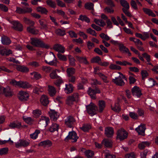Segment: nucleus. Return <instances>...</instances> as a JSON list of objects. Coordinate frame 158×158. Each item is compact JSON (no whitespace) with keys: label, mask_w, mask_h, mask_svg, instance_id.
Masks as SVG:
<instances>
[{"label":"nucleus","mask_w":158,"mask_h":158,"mask_svg":"<svg viewBox=\"0 0 158 158\" xmlns=\"http://www.w3.org/2000/svg\"><path fill=\"white\" fill-rule=\"evenodd\" d=\"M53 48L54 50L58 52L59 53H64L65 52V48L64 47L59 44H56L54 45Z\"/></svg>","instance_id":"dca6fc26"},{"label":"nucleus","mask_w":158,"mask_h":158,"mask_svg":"<svg viewBox=\"0 0 158 158\" xmlns=\"http://www.w3.org/2000/svg\"><path fill=\"white\" fill-rule=\"evenodd\" d=\"M40 132V130H36L33 133L30 134V136L31 138L33 139H36L38 137V135Z\"/></svg>","instance_id":"de8ad7c7"},{"label":"nucleus","mask_w":158,"mask_h":158,"mask_svg":"<svg viewBox=\"0 0 158 158\" xmlns=\"http://www.w3.org/2000/svg\"><path fill=\"white\" fill-rule=\"evenodd\" d=\"M117 64L121 66H126L127 65H132L131 63L127 62L126 60H123L122 61H117L115 62Z\"/></svg>","instance_id":"79ce46f5"},{"label":"nucleus","mask_w":158,"mask_h":158,"mask_svg":"<svg viewBox=\"0 0 158 158\" xmlns=\"http://www.w3.org/2000/svg\"><path fill=\"white\" fill-rule=\"evenodd\" d=\"M101 61V59L100 57L98 56H97L91 59V62L92 63H98L99 64V63Z\"/></svg>","instance_id":"774afa93"},{"label":"nucleus","mask_w":158,"mask_h":158,"mask_svg":"<svg viewBox=\"0 0 158 158\" xmlns=\"http://www.w3.org/2000/svg\"><path fill=\"white\" fill-rule=\"evenodd\" d=\"M129 40L130 41L133 42L137 46L139 45H143L142 42L138 39H136L134 37H130Z\"/></svg>","instance_id":"e433bc0d"},{"label":"nucleus","mask_w":158,"mask_h":158,"mask_svg":"<svg viewBox=\"0 0 158 158\" xmlns=\"http://www.w3.org/2000/svg\"><path fill=\"white\" fill-rule=\"evenodd\" d=\"M129 115L131 118L134 119H137L138 118V115L134 112H129Z\"/></svg>","instance_id":"338daca9"},{"label":"nucleus","mask_w":158,"mask_h":158,"mask_svg":"<svg viewBox=\"0 0 158 158\" xmlns=\"http://www.w3.org/2000/svg\"><path fill=\"white\" fill-rule=\"evenodd\" d=\"M124 79L126 81H127V78L123 74H122L119 76L115 77L114 79H113L112 81L113 82L118 85L120 86H123L125 85V82H124L123 79Z\"/></svg>","instance_id":"7ed1b4c3"},{"label":"nucleus","mask_w":158,"mask_h":158,"mask_svg":"<svg viewBox=\"0 0 158 158\" xmlns=\"http://www.w3.org/2000/svg\"><path fill=\"white\" fill-rule=\"evenodd\" d=\"M23 120L28 124L31 125L32 124L34 120L31 117H28L26 116H23Z\"/></svg>","instance_id":"58836bf2"},{"label":"nucleus","mask_w":158,"mask_h":158,"mask_svg":"<svg viewBox=\"0 0 158 158\" xmlns=\"http://www.w3.org/2000/svg\"><path fill=\"white\" fill-rule=\"evenodd\" d=\"M39 22L40 24V29L45 30H47L48 29V27L44 19H40L39 20Z\"/></svg>","instance_id":"5701e85b"},{"label":"nucleus","mask_w":158,"mask_h":158,"mask_svg":"<svg viewBox=\"0 0 158 158\" xmlns=\"http://www.w3.org/2000/svg\"><path fill=\"white\" fill-rule=\"evenodd\" d=\"M27 31L30 33L33 34H37L38 33V30H35L34 29L30 27H28L27 28Z\"/></svg>","instance_id":"052dcab7"},{"label":"nucleus","mask_w":158,"mask_h":158,"mask_svg":"<svg viewBox=\"0 0 158 158\" xmlns=\"http://www.w3.org/2000/svg\"><path fill=\"white\" fill-rule=\"evenodd\" d=\"M94 21L97 24L101 27H103L106 25L105 22L101 19H94Z\"/></svg>","instance_id":"ea45409f"},{"label":"nucleus","mask_w":158,"mask_h":158,"mask_svg":"<svg viewBox=\"0 0 158 158\" xmlns=\"http://www.w3.org/2000/svg\"><path fill=\"white\" fill-rule=\"evenodd\" d=\"M98 75L104 82L107 83L109 82V81L107 80V77L103 74L101 73H98Z\"/></svg>","instance_id":"13d9d810"},{"label":"nucleus","mask_w":158,"mask_h":158,"mask_svg":"<svg viewBox=\"0 0 158 158\" xmlns=\"http://www.w3.org/2000/svg\"><path fill=\"white\" fill-rule=\"evenodd\" d=\"M146 129V126L143 124H141L135 128V131L139 135L144 136L145 135V131Z\"/></svg>","instance_id":"6e6552de"},{"label":"nucleus","mask_w":158,"mask_h":158,"mask_svg":"<svg viewBox=\"0 0 158 158\" xmlns=\"http://www.w3.org/2000/svg\"><path fill=\"white\" fill-rule=\"evenodd\" d=\"M31 86V85L26 81H19L18 86L21 88L24 89L28 88L30 87Z\"/></svg>","instance_id":"412c9836"},{"label":"nucleus","mask_w":158,"mask_h":158,"mask_svg":"<svg viewBox=\"0 0 158 158\" xmlns=\"http://www.w3.org/2000/svg\"><path fill=\"white\" fill-rule=\"evenodd\" d=\"M85 153L86 156L89 158L92 157L94 154V152L90 150L86 151Z\"/></svg>","instance_id":"69168bd1"},{"label":"nucleus","mask_w":158,"mask_h":158,"mask_svg":"<svg viewBox=\"0 0 158 158\" xmlns=\"http://www.w3.org/2000/svg\"><path fill=\"white\" fill-rule=\"evenodd\" d=\"M156 84V82L152 78H149L147 83V85L149 87H152Z\"/></svg>","instance_id":"c9c22d12"},{"label":"nucleus","mask_w":158,"mask_h":158,"mask_svg":"<svg viewBox=\"0 0 158 158\" xmlns=\"http://www.w3.org/2000/svg\"><path fill=\"white\" fill-rule=\"evenodd\" d=\"M55 32L57 35L60 36H63L65 34L64 30L60 29H57Z\"/></svg>","instance_id":"bf43d9fd"},{"label":"nucleus","mask_w":158,"mask_h":158,"mask_svg":"<svg viewBox=\"0 0 158 158\" xmlns=\"http://www.w3.org/2000/svg\"><path fill=\"white\" fill-rule=\"evenodd\" d=\"M59 72V70L57 69L54 70L50 73V77L51 79H57L58 78L60 77L57 75L56 72Z\"/></svg>","instance_id":"4c0bfd02"},{"label":"nucleus","mask_w":158,"mask_h":158,"mask_svg":"<svg viewBox=\"0 0 158 158\" xmlns=\"http://www.w3.org/2000/svg\"><path fill=\"white\" fill-rule=\"evenodd\" d=\"M18 97L20 100L24 101L28 99L29 95L26 92L21 91L19 92Z\"/></svg>","instance_id":"1a4fd4ad"},{"label":"nucleus","mask_w":158,"mask_h":158,"mask_svg":"<svg viewBox=\"0 0 158 158\" xmlns=\"http://www.w3.org/2000/svg\"><path fill=\"white\" fill-rule=\"evenodd\" d=\"M59 126L58 124L54 123H52L49 128V130L51 132H52L58 130Z\"/></svg>","instance_id":"c756f323"},{"label":"nucleus","mask_w":158,"mask_h":158,"mask_svg":"<svg viewBox=\"0 0 158 158\" xmlns=\"http://www.w3.org/2000/svg\"><path fill=\"white\" fill-rule=\"evenodd\" d=\"M86 108L87 111L91 116H93L96 114L98 108L94 103L91 102L89 105L86 106Z\"/></svg>","instance_id":"f03ea898"},{"label":"nucleus","mask_w":158,"mask_h":158,"mask_svg":"<svg viewBox=\"0 0 158 158\" xmlns=\"http://www.w3.org/2000/svg\"><path fill=\"white\" fill-rule=\"evenodd\" d=\"M150 144L148 141H143L139 144L138 147L140 150H143L147 147H148Z\"/></svg>","instance_id":"393cba45"},{"label":"nucleus","mask_w":158,"mask_h":158,"mask_svg":"<svg viewBox=\"0 0 158 158\" xmlns=\"http://www.w3.org/2000/svg\"><path fill=\"white\" fill-rule=\"evenodd\" d=\"M54 60H49V61H48L47 60H45V62L51 65L52 66H56L57 64V61L56 59L55 58V59H54Z\"/></svg>","instance_id":"3c124183"},{"label":"nucleus","mask_w":158,"mask_h":158,"mask_svg":"<svg viewBox=\"0 0 158 158\" xmlns=\"http://www.w3.org/2000/svg\"><path fill=\"white\" fill-rule=\"evenodd\" d=\"M31 44L34 46L46 48H49V46L48 44H45L43 41L37 38H31Z\"/></svg>","instance_id":"f257e3e1"},{"label":"nucleus","mask_w":158,"mask_h":158,"mask_svg":"<svg viewBox=\"0 0 158 158\" xmlns=\"http://www.w3.org/2000/svg\"><path fill=\"white\" fill-rule=\"evenodd\" d=\"M143 10L145 13L148 15L149 16H151L152 17H155L156 16V15L153 13L151 10L145 8H143Z\"/></svg>","instance_id":"2f4dec72"},{"label":"nucleus","mask_w":158,"mask_h":158,"mask_svg":"<svg viewBox=\"0 0 158 158\" xmlns=\"http://www.w3.org/2000/svg\"><path fill=\"white\" fill-rule=\"evenodd\" d=\"M57 56L58 58L61 60L65 61L67 60L66 56L64 55L61 54L60 53H58Z\"/></svg>","instance_id":"0e129e2a"},{"label":"nucleus","mask_w":158,"mask_h":158,"mask_svg":"<svg viewBox=\"0 0 158 158\" xmlns=\"http://www.w3.org/2000/svg\"><path fill=\"white\" fill-rule=\"evenodd\" d=\"M10 22L13 25L12 28L14 29L19 31H21L22 30V25L18 21H13Z\"/></svg>","instance_id":"9b49d317"},{"label":"nucleus","mask_w":158,"mask_h":158,"mask_svg":"<svg viewBox=\"0 0 158 158\" xmlns=\"http://www.w3.org/2000/svg\"><path fill=\"white\" fill-rule=\"evenodd\" d=\"M78 138V137L77 136V133L73 131L69 132L68 135L65 138L64 140L67 141L70 139L72 142H75L77 141Z\"/></svg>","instance_id":"39448f33"},{"label":"nucleus","mask_w":158,"mask_h":158,"mask_svg":"<svg viewBox=\"0 0 158 158\" xmlns=\"http://www.w3.org/2000/svg\"><path fill=\"white\" fill-rule=\"evenodd\" d=\"M102 143L106 148H111L112 146V141L107 139H104L102 141Z\"/></svg>","instance_id":"6ab92c4d"},{"label":"nucleus","mask_w":158,"mask_h":158,"mask_svg":"<svg viewBox=\"0 0 158 158\" xmlns=\"http://www.w3.org/2000/svg\"><path fill=\"white\" fill-rule=\"evenodd\" d=\"M98 111L99 112L102 113L106 106L105 102L103 100L99 101L98 102Z\"/></svg>","instance_id":"c85d7f7f"},{"label":"nucleus","mask_w":158,"mask_h":158,"mask_svg":"<svg viewBox=\"0 0 158 158\" xmlns=\"http://www.w3.org/2000/svg\"><path fill=\"white\" fill-rule=\"evenodd\" d=\"M120 2L121 5L126 9H128L130 6L129 3L125 0H120Z\"/></svg>","instance_id":"8fccbe9b"},{"label":"nucleus","mask_w":158,"mask_h":158,"mask_svg":"<svg viewBox=\"0 0 158 158\" xmlns=\"http://www.w3.org/2000/svg\"><path fill=\"white\" fill-rule=\"evenodd\" d=\"M69 96L72 98L74 102H77L78 101L79 95L78 93H74L73 94Z\"/></svg>","instance_id":"5fc2aeb1"},{"label":"nucleus","mask_w":158,"mask_h":158,"mask_svg":"<svg viewBox=\"0 0 158 158\" xmlns=\"http://www.w3.org/2000/svg\"><path fill=\"white\" fill-rule=\"evenodd\" d=\"M68 57L69 61L70 64L72 66H75V60L74 58L69 55H68Z\"/></svg>","instance_id":"6e6d98bb"},{"label":"nucleus","mask_w":158,"mask_h":158,"mask_svg":"<svg viewBox=\"0 0 158 158\" xmlns=\"http://www.w3.org/2000/svg\"><path fill=\"white\" fill-rule=\"evenodd\" d=\"M40 102L44 106H46L49 103V101L48 97L45 95H43L40 98Z\"/></svg>","instance_id":"b1692460"},{"label":"nucleus","mask_w":158,"mask_h":158,"mask_svg":"<svg viewBox=\"0 0 158 158\" xmlns=\"http://www.w3.org/2000/svg\"><path fill=\"white\" fill-rule=\"evenodd\" d=\"M30 74L32 78L34 79H38L41 77L40 74L38 73L35 72L31 73Z\"/></svg>","instance_id":"09e8293b"},{"label":"nucleus","mask_w":158,"mask_h":158,"mask_svg":"<svg viewBox=\"0 0 158 158\" xmlns=\"http://www.w3.org/2000/svg\"><path fill=\"white\" fill-rule=\"evenodd\" d=\"M3 91L4 94L6 97H10L12 96L13 94L12 91L9 87L4 88Z\"/></svg>","instance_id":"4be33fe9"},{"label":"nucleus","mask_w":158,"mask_h":158,"mask_svg":"<svg viewBox=\"0 0 158 158\" xmlns=\"http://www.w3.org/2000/svg\"><path fill=\"white\" fill-rule=\"evenodd\" d=\"M37 11L42 14H47L48 11L45 8L41 6H39L36 8Z\"/></svg>","instance_id":"a18cd8bd"},{"label":"nucleus","mask_w":158,"mask_h":158,"mask_svg":"<svg viewBox=\"0 0 158 158\" xmlns=\"http://www.w3.org/2000/svg\"><path fill=\"white\" fill-rule=\"evenodd\" d=\"M67 72L68 77H70L75 73V69L73 68H69L67 69Z\"/></svg>","instance_id":"603ef678"},{"label":"nucleus","mask_w":158,"mask_h":158,"mask_svg":"<svg viewBox=\"0 0 158 158\" xmlns=\"http://www.w3.org/2000/svg\"><path fill=\"white\" fill-rule=\"evenodd\" d=\"M74 102V101L70 96L68 97L66 100V104L67 105L71 106L73 104Z\"/></svg>","instance_id":"e2e57ef3"},{"label":"nucleus","mask_w":158,"mask_h":158,"mask_svg":"<svg viewBox=\"0 0 158 158\" xmlns=\"http://www.w3.org/2000/svg\"><path fill=\"white\" fill-rule=\"evenodd\" d=\"M117 135V138L123 140L127 137L128 133L123 128H121L118 130Z\"/></svg>","instance_id":"20e7f679"},{"label":"nucleus","mask_w":158,"mask_h":158,"mask_svg":"<svg viewBox=\"0 0 158 158\" xmlns=\"http://www.w3.org/2000/svg\"><path fill=\"white\" fill-rule=\"evenodd\" d=\"M51 118L53 121H56L59 117L57 112L54 110H51L49 112Z\"/></svg>","instance_id":"f3484780"},{"label":"nucleus","mask_w":158,"mask_h":158,"mask_svg":"<svg viewBox=\"0 0 158 158\" xmlns=\"http://www.w3.org/2000/svg\"><path fill=\"white\" fill-rule=\"evenodd\" d=\"M52 145V142L49 140H46L41 142L39 144V146H43L44 147H49Z\"/></svg>","instance_id":"aec40b11"},{"label":"nucleus","mask_w":158,"mask_h":158,"mask_svg":"<svg viewBox=\"0 0 158 158\" xmlns=\"http://www.w3.org/2000/svg\"><path fill=\"white\" fill-rule=\"evenodd\" d=\"M132 93L133 96L139 97L141 95L142 93L139 88L136 86H134L132 89Z\"/></svg>","instance_id":"f8f14e48"},{"label":"nucleus","mask_w":158,"mask_h":158,"mask_svg":"<svg viewBox=\"0 0 158 158\" xmlns=\"http://www.w3.org/2000/svg\"><path fill=\"white\" fill-rule=\"evenodd\" d=\"M49 118L45 116H42L39 121V123L40 124H42L45 127L47 126L49 123Z\"/></svg>","instance_id":"ddd939ff"},{"label":"nucleus","mask_w":158,"mask_h":158,"mask_svg":"<svg viewBox=\"0 0 158 158\" xmlns=\"http://www.w3.org/2000/svg\"><path fill=\"white\" fill-rule=\"evenodd\" d=\"M2 43L4 45H9L11 43L10 39L7 37L3 36L1 38Z\"/></svg>","instance_id":"72a5a7b5"},{"label":"nucleus","mask_w":158,"mask_h":158,"mask_svg":"<svg viewBox=\"0 0 158 158\" xmlns=\"http://www.w3.org/2000/svg\"><path fill=\"white\" fill-rule=\"evenodd\" d=\"M9 126L12 128H19L21 126V124L20 122L17 121L11 123L9 125Z\"/></svg>","instance_id":"cd10ccee"},{"label":"nucleus","mask_w":158,"mask_h":158,"mask_svg":"<svg viewBox=\"0 0 158 158\" xmlns=\"http://www.w3.org/2000/svg\"><path fill=\"white\" fill-rule=\"evenodd\" d=\"M16 69L18 71L23 73L27 72L29 71V69L27 67L20 65H17Z\"/></svg>","instance_id":"bb28decb"},{"label":"nucleus","mask_w":158,"mask_h":158,"mask_svg":"<svg viewBox=\"0 0 158 158\" xmlns=\"http://www.w3.org/2000/svg\"><path fill=\"white\" fill-rule=\"evenodd\" d=\"M74 118L72 116H69L65 119V123L69 127H71L75 122Z\"/></svg>","instance_id":"0eeeda50"},{"label":"nucleus","mask_w":158,"mask_h":158,"mask_svg":"<svg viewBox=\"0 0 158 158\" xmlns=\"http://www.w3.org/2000/svg\"><path fill=\"white\" fill-rule=\"evenodd\" d=\"M29 143L30 141L29 140L23 139H19L17 142L15 143L16 147L18 148L22 147H26L29 145Z\"/></svg>","instance_id":"423d86ee"},{"label":"nucleus","mask_w":158,"mask_h":158,"mask_svg":"<svg viewBox=\"0 0 158 158\" xmlns=\"http://www.w3.org/2000/svg\"><path fill=\"white\" fill-rule=\"evenodd\" d=\"M112 109L114 111L118 112L120 110V107L118 102H116L113 106H111Z\"/></svg>","instance_id":"a19ab883"},{"label":"nucleus","mask_w":158,"mask_h":158,"mask_svg":"<svg viewBox=\"0 0 158 158\" xmlns=\"http://www.w3.org/2000/svg\"><path fill=\"white\" fill-rule=\"evenodd\" d=\"M48 91L49 94L51 96H54L56 93V90L55 88L50 85H48Z\"/></svg>","instance_id":"a878e982"},{"label":"nucleus","mask_w":158,"mask_h":158,"mask_svg":"<svg viewBox=\"0 0 158 158\" xmlns=\"http://www.w3.org/2000/svg\"><path fill=\"white\" fill-rule=\"evenodd\" d=\"M119 50L122 52H125L128 54V56H131V53L130 52L129 49L125 46L123 44L121 43L119 44Z\"/></svg>","instance_id":"a211bd4d"},{"label":"nucleus","mask_w":158,"mask_h":158,"mask_svg":"<svg viewBox=\"0 0 158 158\" xmlns=\"http://www.w3.org/2000/svg\"><path fill=\"white\" fill-rule=\"evenodd\" d=\"M64 90L66 93H70L73 91V87L71 84H66Z\"/></svg>","instance_id":"f704fd0d"},{"label":"nucleus","mask_w":158,"mask_h":158,"mask_svg":"<svg viewBox=\"0 0 158 158\" xmlns=\"http://www.w3.org/2000/svg\"><path fill=\"white\" fill-rule=\"evenodd\" d=\"M78 19L82 21H85L87 23H89L90 22L89 19L85 15H80Z\"/></svg>","instance_id":"864d4df0"},{"label":"nucleus","mask_w":158,"mask_h":158,"mask_svg":"<svg viewBox=\"0 0 158 158\" xmlns=\"http://www.w3.org/2000/svg\"><path fill=\"white\" fill-rule=\"evenodd\" d=\"M23 21L26 23L29 24L31 26H33L35 24V23L34 22L25 17L23 18Z\"/></svg>","instance_id":"4d7b16f0"},{"label":"nucleus","mask_w":158,"mask_h":158,"mask_svg":"<svg viewBox=\"0 0 158 158\" xmlns=\"http://www.w3.org/2000/svg\"><path fill=\"white\" fill-rule=\"evenodd\" d=\"M46 2L48 6L54 8L56 7V4L55 1L52 0H47Z\"/></svg>","instance_id":"37998d69"},{"label":"nucleus","mask_w":158,"mask_h":158,"mask_svg":"<svg viewBox=\"0 0 158 158\" xmlns=\"http://www.w3.org/2000/svg\"><path fill=\"white\" fill-rule=\"evenodd\" d=\"M78 60L81 63H83L85 64H88L89 62L87 60L86 57H77Z\"/></svg>","instance_id":"49530a36"},{"label":"nucleus","mask_w":158,"mask_h":158,"mask_svg":"<svg viewBox=\"0 0 158 158\" xmlns=\"http://www.w3.org/2000/svg\"><path fill=\"white\" fill-rule=\"evenodd\" d=\"M12 54V51L10 50L0 47V55L3 56H8Z\"/></svg>","instance_id":"4468645a"},{"label":"nucleus","mask_w":158,"mask_h":158,"mask_svg":"<svg viewBox=\"0 0 158 158\" xmlns=\"http://www.w3.org/2000/svg\"><path fill=\"white\" fill-rule=\"evenodd\" d=\"M91 128L90 125L88 124H85L80 127V129L84 132H87Z\"/></svg>","instance_id":"c03bdc74"},{"label":"nucleus","mask_w":158,"mask_h":158,"mask_svg":"<svg viewBox=\"0 0 158 158\" xmlns=\"http://www.w3.org/2000/svg\"><path fill=\"white\" fill-rule=\"evenodd\" d=\"M94 4L91 2H88L85 5V8L89 10H92L94 9Z\"/></svg>","instance_id":"680f3d73"},{"label":"nucleus","mask_w":158,"mask_h":158,"mask_svg":"<svg viewBox=\"0 0 158 158\" xmlns=\"http://www.w3.org/2000/svg\"><path fill=\"white\" fill-rule=\"evenodd\" d=\"M106 158H116L115 155L111 154L110 151L107 150H105L103 151Z\"/></svg>","instance_id":"473e14b6"},{"label":"nucleus","mask_w":158,"mask_h":158,"mask_svg":"<svg viewBox=\"0 0 158 158\" xmlns=\"http://www.w3.org/2000/svg\"><path fill=\"white\" fill-rule=\"evenodd\" d=\"M142 56L146 59L147 62V64L153 66V64L150 62L151 59V56L150 55L146 53H144L142 54Z\"/></svg>","instance_id":"7c9ffc66"},{"label":"nucleus","mask_w":158,"mask_h":158,"mask_svg":"<svg viewBox=\"0 0 158 158\" xmlns=\"http://www.w3.org/2000/svg\"><path fill=\"white\" fill-rule=\"evenodd\" d=\"M113 128L112 127H107L105 128V135L108 137H111L113 136L114 134Z\"/></svg>","instance_id":"2eb2a0df"},{"label":"nucleus","mask_w":158,"mask_h":158,"mask_svg":"<svg viewBox=\"0 0 158 158\" xmlns=\"http://www.w3.org/2000/svg\"><path fill=\"white\" fill-rule=\"evenodd\" d=\"M100 91L98 88H96L94 90L90 88H89V90L88 93L91 98L94 99H95L96 98V94L97 93H100Z\"/></svg>","instance_id":"9d476101"}]
</instances>
